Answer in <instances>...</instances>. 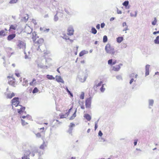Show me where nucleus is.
Here are the masks:
<instances>
[{"label":"nucleus","mask_w":159,"mask_h":159,"mask_svg":"<svg viewBox=\"0 0 159 159\" xmlns=\"http://www.w3.org/2000/svg\"><path fill=\"white\" fill-rule=\"evenodd\" d=\"M103 40L104 43H105L107 42V36L105 35L103 36Z\"/></svg>","instance_id":"nucleus-37"},{"label":"nucleus","mask_w":159,"mask_h":159,"mask_svg":"<svg viewBox=\"0 0 159 159\" xmlns=\"http://www.w3.org/2000/svg\"><path fill=\"white\" fill-rule=\"evenodd\" d=\"M25 109V107H24L21 106L20 109H18V112L19 114H21L23 113Z\"/></svg>","instance_id":"nucleus-22"},{"label":"nucleus","mask_w":159,"mask_h":159,"mask_svg":"<svg viewBox=\"0 0 159 159\" xmlns=\"http://www.w3.org/2000/svg\"><path fill=\"white\" fill-rule=\"evenodd\" d=\"M150 67V65H147L146 66V72H145V76H147L149 75V68Z\"/></svg>","instance_id":"nucleus-21"},{"label":"nucleus","mask_w":159,"mask_h":159,"mask_svg":"<svg viewBox=\"0 0 159 159\" xmlns=\"http://www.w3.org/2000/svg\"><path fill=\"white\" fill-rule=\"evenodd\" d=\"M47 142H45L43 141V143L40 146L39 148L42 150L44 149L45 148L47 147Z\"/></svg>","instance_id":"nucleus-16"},{"label":"nucleus","mask_w":159,"mask_h":159,"mask_svg":"<svg viewBox=\"0 0 159 159\" xmlns=\"http://www.w3.org/2000/svg\"><path fill=\"white\" fill-rule=\"evenodd\" d=\"M116 78L119 80L122 79V77L120 75H118L116 76Z\"/></svg>","instance_id":"nucleus-47"},{"label":"nucleus","mask_w":159,"mask_h":159,"mask_svg":"<svg viewBox=\"0 0 159 159\" xmlns=\"http://www.w3.org/2000/svg\"><path fill=\"white\" fill-rule=\"evenodd\" d=\"M134 81V79H133V78L131 79L129 82L130 84H131L132 83V82Z\"/></svg>","instance_id":"nucleus-56"},{"label":"nucleus","mask_w":159,"mask_h":159,"mask_svg":"<svg viewBox=\"0 0 159 159\" xmlns=\"http://www.w3.org/2000/svg\"><path fill=\"white\" fill-rule=\"evenodd\" d=\"M122 26L123 27H125V26L126 27H127V26H128L127 24H126V23L125 22H124L123 24H122Z\"/></svg>","instance_id":"nucleus-51"},{"label":"nucleus","mask_w":159,"mask_h":159,"mask_svg":"<svg viewBox=\"0 0 159 159\" xmlns=\"http://www.w3.org/2000/svg\"><path fill=\"white\" fill-rule=\"evenodd\" d=\"M22 118L24 119H21V123L23 125L28 124L29 121L31 119V117L29 115L26 116H23Z\"/></svg>","instance_id":"nucleus-3"},{"label":"nucleus","mask_w":159,"mask_h":159,"mask_svg":"<svg viewBox=\"0 0 159 159\" xmlns=\"http://www.w3.org/2000/svg\"><path fill=\"white\" fill-rule=\"evenodd\" d=\"M97 28L98 29H99V24H98L96 26Z\"/></svg>","instance_id":"nucleus-64"},{"label":"nucleus","mask_w":159,"mask_h":159,"mask_svg":"<svg viewBox=\"0 0 159 159\" xmlns=\"http://www.w3.org/2000/svg\"><path fill=\"white\" fill-rule=\"evenodd\" d=\"M122 64L120 63L117 66H114L113 67V70L116 71H118L120 69V66H122Z\"/></svg>","instance_id":"nucleus-15"},{"label":"nucleus","mask_w":159,"mask_h":159,"mask_svg":"<svg viewBox=\"0 0 159 159\" xmlns=\"http://www.w3.org/2000/svg\"><path fill=\"white\" fill-rule=\"evenodd\" d=\"M123 40L122 37H119L116 38V41L118 43H120Z\"/></svg>","instance_id":"nucleus-24"},{"label":"nucleus","mask_w":159,"mask_h":159,"mask_svg":"<svg viewBox=\"0 0 159 159\" xmlns=\"http://www.w3.org/2000/svg\"><path fill=\"white\" fill-rule=\"evenodd\" d=\"M63 38L66 40H70L69 37L65 34L63 35Z\"/></svg>","instance_id":"nucleus-32"},{"label":"nucleus","mask_w":159,"mask_h":159,"mask_svg":"<svg viewBox=\"0 0 159 159\" xmlns=\"http://www.w3.org/2000/svg\"><path fill=\"white\" fill-rule=\"evenodd\" d=\"M105 50L107 52L112 55H114L115 53L114 48L109 43L106 45L105 47Z\"/></svg>","instance_id":"nucleus-2"},{"label":"nucleus","mask_w":159,"mask_h":159,"mask_svg":"<svg viewBox=\"0 0 159 159\" xmlns=\"http://www.w3.org/2000/svg\"><path fill=\"white\" fill-rule=\"evenodd\" d=\"M137 140H134V145H135V146L136 145H137Z\"/></svg>","instance_id":"nucleus-58"},{"label":"nucleus","mask_w":159,"mask_h":159,"mask_svg":"<svg viewBox=\"0 0 159 159\" xmlns=\"http://www.w3.org/2000/svg\"><path fill=\"white\" fill-rule=\"evenodd\" d=\"M34 46L37 50H41L40 47L44 43V39L42 38L36 39L35 41H34Z\"/></svg>","instance_id":"nucleus-1"},{"label":"nucleus","mask_w":159,"mask_h":159,"mask_svg":"<svg viewBox=\"0 0 159 159\" xmlns=\"http://www.w3.org/2000/svg\"><path fill=\"white\" fill-rule=\"evenodd\" d=\"M76 112H77V110L76 109L75 110V112H74V113L73 114L72 116H71L70 117V120H73V119H74L75 118V117L76 116Z\"/></svg>","instance_id":"nucleus-25"},{"label":"nucleus","mask_w":159,"mask_h":159,"mask_svg":"<svg viewBox=\"0 0 159 159\" xmlns=\"http://www.w3.org/2000/svg\"><path fill=\"white\" fill-rule=\"evenodd\" d=\"M47 78L49 80H54L55 79V78L53 77V76L52 75H47Z\"/></svg>","instance_id":"nucleus-29"},{"label":"nucleus","mask_w":159,"mask_h":159,"mask_svg":"<svg viewBox=\"0 0 159 159\" xmlns=\"http://www.w3.org/2000/svg\"><path fill=\"white\" fill-rule=\"evenodd\" d=\"M75 126V125L73 123H71L69 125V127L70 128H72L74 127Z\"/></svg>","instance_id":"nucleus-45"},{"label":"nucleus","mask_w":159,"mask_h":159,"mask_svg":"<svg viewBox=\"0 0 159 159\" xmlns=\"http://www.w3.org/2000/svg\"><path fill=\"white\" fill-rule=\"evenodd\" d=\"M105 141V139L103 138H101L100 139V141L101 142H104Z\"/></svg>","instance_id":"nucleus-54"},{"label":"nucleus","mask_w":159,"mask_h":159,"mask_svg":"<svg viewBox=\"0 0 159 159\" xmlns=\"http://www.w3.org/2000/svg\"><path fill=\"white\" fill-rule=\"evenodd\" d=\"M6 35L5 32L4 30H1L0 31V36H4Z\"/></svg>","instance_id":"nucleus-27"},{"label":"nucleus","mask_w":159,"mask_h":159,"mask_svg":"<svg viewBox=\"0 0 159 159\" xmlns=\"http://www.w3.org/2000/svg\"><path fill=\"white\" fill-rule=\"evenodd\" d=\"M8 84L12 86H15L16 84V80L15 78L10 76H8Z\"/></svg>","instance_id":"nucleus-6"},{"label":"nucleus","mask_w":159,"mask_h":159,"mask_svg":"<svg viewBox=\"0 0 159 159\" xmlns=\"http://www.w3.org/2000/svg\"><path fill=\"white\" fill-rule=\"evenodd\" d=\"M66 90L68 92V93H69V94H70L71 96L72 97L73 96L72 94L71 93L70 91L68 90V89L67 88H66Z\"/></svg>","instance_id":"nucleus-44"},{"label":"nucleus","mask_w":159,"mask_h":159,"mask_svg":"<svg viewBox=\"0 0 159 159\" xmlns=\"http://www.w3.org/2000/svg\"><path fill=\"white\" fill-rule=\"evenodd\" d=\"M65 11L68 14L70 13V8H67L65 9Z\"/></svg>","instance_id":"nucleus-41"},{"label":"nucleus","mask_w":159,"mask_h":159,"mask_svg":"<svg viewBox=\"0 0 159 159\" xmlns=\"http://www.w3.org/2000/svg\"><path fill=\"white\" fill-rule=\"evenodd\" d=\"M98 123L96 122L95 124V130L96 129L98 128Z\"/></svg>","instance_id":"nucleus-48"},{"label":"nucleus","mask_w":159,"mask_h":159,"mask_svg":"<svg viewBox=\"0 0 159 159\" xmlns=\"http://www.w3.org/2000/svg\"><path fill=\"white\" fill-rule=\"evenodd\" d=\"M58 19V17L57 15L55 16L54 20L55 21H57Z\"/></svg>","instance_id":"nucleus-53"},{"label":"nucleus","mask_w":159,"mask_h":159,"mask_svg":"<svg viewBox=\"0 0 159 159\" xmlns=\"http://www.w3.org/2000/svg\"><path fill=\"white\" fill-rule=\"evenodd\" d=\"M112 59H110L108 61V64L111 65L112 64Z\"/></svg>","instance_id":"nucleus-42"},{"label":"nucleus","mask_w":159,"mask_h":159,"mask_svg":"<svg viewBox=\"0 0 159 159\" xmlns=\"http://www.w3.org/2000/svg\"><path fill=\"white\" fill-rule=\"evenodd\" d=\"M159 31H155L153 32V34H159Z\"/></svg>","instance_id":"nucleus-59"},{"label":"nucleus","mask_w":159,"mask_h":159,"mask_svg":"<svg viewBox=\"0 0 159 159\" xmlns=\"http://www.w3.org/2000/svg\"><path fill=\"white\" fill-rule=\"evenodd\" d=\"M91 98H87L85 100V106L87 108L89 109L91 108Z\"/></svg>","instance_id":"nucleus-7"},{"label":"nucleus","mask_w":159,"mask_h":159,"mask_svg":"<svg viewBox=\"0 0 159 159\" xmlns=\"http://www.w3.org/2000/svg\"><path fill=\"white\" fill-rule=\"evenodd\" d=\"M81 108L82 109H84L85 107H84V106L82 105V106H81Z\"/></svg>","instance_id":"nucleus-62"},{"label":"nucleus","mask_w":159,"mask_h":159,"mask_svg":"<svg viewBox=\"0 0 159 159\" xmlns=\"http://www.w3.org/2000/svg\"><path fill=\"white\" fill-rule=\"evenodd\" d=\"M154 43L156 44H159V36H157L154 40Z\"/></svg>","instance_id":"nucleus-26"},{"label":"nucleus","mask_w":159,"mask_h":159,"mask_svg":"<svg viewBox=\"0 0 159 159\" xmlns=\"http://www.w3.org/2000/svg\"><path fill=\"white\" fill-rule=\"evenodd\" d=\"M73 107H71L69 110L68 111L65 113L64 114H63L62 113L60 114H59V116L60 117V118H66L67 117L69 114V113L70 112L71 110H72Z\"/></svg>","instance_id":"nucleus-8"},{"label":"nucleus","mask_w":159,"mask_h":159,"mask_svg":"<svg viewBox=\"0 0 159 159\" xmlns=\"http://www.w3.org/2000/svg\"><path fill=\"white\" fill-rule=\"evenodd\" d=\"M36 135L37 137L38 138H39V137H41V135L40 133H37L36 134Z\"/></svg>","instance_id":"nucleus-52"},{"label":"nucleus","mask_w":159,"mask_h":159,"mask_svg":"<svg viewBox=\"0 0 159 159\" xmlns=\"http://www.w3.org/2000/svg\"><path fill=\"white\" fill-rule=\"evenodd\" d=\"M49 30V29H46L45 28V32H48Z\"/></svg>","instance_id":"nucleus-57"},{"label":"nucleus","mask_w":159,"mask_h":159,"mask_svg":"<svg viewBox=\"0 0 159 159\" xmlns=\"http://www.w3.org/2000/svg\"><path fill=\"white\" fill-rule=\"evenodd\" d=\"M16 36V34H13L9 35L7 37V39L8 41H11Z\"/></svg>","instance_id":"nucleus-11"},{"label":"nucleus","mask_w":159,"mask_h":159,"mask_svg":"<svg viewBox=\"0 0 159 159\" xmlns=\"http://www.w3.org/2000/svg\"><path fill=\"white\" fill-rule=\"evenodd\" d=\"M56 81L59 83H64V81L62 79L61 76H59L57 75L56 76Z\"/></svg>","instance_id":"nucleus-12"},{"label":"nucleus","mask_w":159,"mask_h":159,"mask_svg":"<svg viewBox=\"0 0 159 159\" xmlns=\"http://www.w3.org/2000/svg\"><path fill=\"white\" fill-rule=\"evenodd\" d=\"M36 80L35 78L33 79L32 81L30 82V85L32 86H34L36 84Z\"/></svg>","instance_id":"nucleus-23"},{"label":"nucleus","mask_w":159,"mask_h":159,"mask_svg":"<svg viewBox=\"0 0 159 159\" xmlns=\"http://www.w3.org/2000/svg\"><path fill=\"white\" fill-rule=\"evenodd\" d=\"M18 0H11L9 2L10 4H14L17 2Z\"/></svg>","instance_id":"nucleus-38"},{"label":"nucleus","mask_w":159,"mask_h":159,"mask_svg":"<svg viewBox=\"0 0 159 159\" xmlns=\"http://www.w3.org/2000/svg\"><path fill=\"white\" fill-rule=\"evenodd\" d=\"M38 91H39V90L37 89V87H35L34 89V90H33V91H32V93H37L38 92Z\"/></svg>","instance_id":"nucleus-34"},{"label":"nucleus","mask_w":159,"mask_h":159,"mask_svg":"<svg viewBox=\"0 0 159 159\" xmlns=\"http://www.w3.org/2000/svg\"><path fill=\"white\" fill-rule=\"evenodd\" d=\"M16 45L18 48L25 49L26 47V44L25 42L21 40H18L16 43Z\"/></svg>","instance_id":"nucleus-4"},{"label":"nucleus","mask_w":159,"mask_h":159,"mask_svg":"<svg viewBox=\"0 0 159 159\" xmlns=\"http://www.w3.org/2000/svg\"><path fill=\"white\" fill-rule=\"evenodd\" d=\"M17 27V25L16 24L11 25H10L8 31L10 32L12 30H16Z\"/></svg>","instance_id":"nucleus-10"},{"label":"nucleus","mask_w":159,"mask_h":159,"mask_svg":"<svg viewBox=\"0 0 159 159\" xmlns=\"http://www.w3.org/2000/svg\"><path fill=\"white\" fill-rule=\"evenodd\" d=\"M28 80L25 78H23V81L22 82V84L23 86H27L28 85Z\"/></svg>","instance_id":"nucleus-14"},{"label":"nucleus","mask_w":159,"mask_h":159,"mask_svg":"<svg viewBox=\"0 0 159 159\" xmlns=\"http://www.w3.org/2000/svg\"><path fill=\"white\" fill-rule=\"evenodd\" d=\"M99 86V82L98 81H96L95 82V84L93 86V89L95 90L98 89V87Z\"/></svg>","instance_id":"nucleus-17"},{"label":"nucleus","mask_w":159,"mask_h":159,"mask_svg":"<svg viewBox=\"0 0 159 159\" xmlns=\"http://www.w3.org/2000/svg\"><path fill=\"white\" fill-rule=\"evenodd\" d=\"M129 3V2L128 1H125L122 4L126 8H127V7L128 6Z\"/></svg>","instance_id":"nucleus-28"},{"label":"nucleus","mask_w":159,"mask_h":159,"mask_svg":"<svg viewBox=\"0 0 159 159\" xmlns=\"http://www.w3.org/2000/svg\"><path fill=\"white\" fill-rule=\"evenodd\" d=\"M84 117L88 121L91 120V117L89 114H86L84 115Z\"/></svg>","instance_id":"nucleus-18"},{"label":"nucleus","mask_w":159,"mask_h":159,"mask_svg":"<svg viewBox=\"0 0 159 159\" xmlns=\"http://www.w3.org/2000/svg\"><path fill=\"white\" fill-rule=\"evenodd\" d=\"M67 31V34L69 36H71L74 34V30L72 27L70 26L68 28Z\"/></svg>","instance_id":"nucleus-9"},{"label":"nucleus","mask_w":159,"mask_h":159,"mask_svg":"<svg viewBox=\"0 0 159 159\" xmlns=\"http://www.w3.org/2000/svg\"><path fill=\"white\" fill-rule=\"evenodd\" d=\"M149 108H151L154 103V100L153 99H149L148 100Z\"/></svg>","instance_id":"nucleus-20"},{"label":"nucleus","mask_w":159,"mask_h":159,"mask_svg":"<svg viewBox=\"0 0 159 159\" xmlns=\"http://www.w3.org/2000/svg\"><path fill=\"white\" fill-rule=\"evenodd\" d=\"M32 38L33 41H35L36 39L39 38V37L38 36V35L35 32H32Z\"/></svg>","instance_id":"nucleus-13"},{"label":"nucleus","mask_w":159,"mask_h":159,"mask_svg":"<svg viewBox=\"0 0 159 159\" xmlns=\"http://www.w3.org/2000/svg\"><path fill=\"white\" fill-rule=\"evenodd\" d=\"M28 158V156L25 155L22 157V159H27Z\"/></svg>","instance_id":"nucleus-43"},{"label":"nucleus","mask_w":159,"mask_h":159,"mask_svg":"<svg viewBox=\"0 0 159 159\" xmlns=\"http://www.w3.org/2000/svg\"><path fill=\"white\" fill-rule=\"evenodd\" d=\"M86 54V52L84 51H81L79 53V56L82 57Z\"/></svg>","instance_id":"nucleus-33"},{"label":"nucleus","mask_w":159,"mask_h":159,"mask_svg":"<svg viewBox=\"0 0 159 159\" xmlns=\"http://www.w3.org/2000/svg\"><path fill=\"white\" fill-rule=\"evenodd\" d=\"M129 30V29L128 28V26H127L123 30V31H126V30Z\"/></svg>","instance_id":"nucleus-49"},{"label":"nucleus","mask_w":159,"mask_h":159,"mask_svg":"<svg viewBox=\"0 0 159 159\" xmlns=\"http://www.w3.org/2000/svg\"><path fill=\"white\" fill-rule=\"evenodd\" d=\"M15 95V94L13 93H8L7 94L6 97L7 98L11 99Z\"/></svg>","instance_id":"nucleus-19"},{"label":"nucleus","mask_w":159,"mask_h":159,"mask_svg":"<svg viewBox=\"0 0 159 159\" xmlns=\"http://www.w3.org/2000/svg\"><path fill=\"white\" fill-rule=\"evenodd\" d=\"M40 30L42 32H45V28L40 27Z\"/></svg>","instance_id":"nucleus-46"},{"label":"nucleus","mask_w":159,"mask_h":159,"mask_svg":"<svg viewBox=\"0 0 159 159\" xmlns=\"http://www.w3.org/2000/svg\"><path fill=\"white\" fill-rule=\"evenodd\" d=\"M20 102L18 97H15L12 99L11 101V105L13 107V106L17 107L19 105Z\"/></svg>","instance_id":"nucleus-5"},{"label":"nucleus","mask_w":159,"mask_h":159,"mask_svg":"<svg viewBox=\"0 0 159 159\" xmlns=\"http://www.w3.org/2000/svg\"><path fill=\"white\" fill-rule=\"evenodd\" d=\"M105 85V84H103L102 85V86L100 88V90L102 92H103L105 90V88H104V85Z\"/></svg>","instance_id":"nucleus-30"},{"label":"nucleus","mask_w":159,"mask_h":159,"mask_svg":"<svg viewBox=\"0 0 159 159\" xmlns=\"http://www.w3.org/2000/svg\"><path fill=\"white\" fill-rule=\"evenodd\" d=\"M105 25V24L104 23H102L101 24V27L102 28H103Z\"/></svg>","instance_id":"nucleus-50"},{"label":"nucleus","mask_w":159,"mask_h":159,"mask_svg":"<svg viewBox=\"0 0 159 159\" xmlns=\"http://www.w3.org/2000/svg\"><path fill=\"white\" fill-rule=\"evenodd\" d=\"M80 98L82 99H83L84 98V93L82 92L80 96Z\"/></svg>","instance_id":"nucleus-40"},{"label":"nucleus","mask_w":159,"mask_h":159,"mask_svg":"<svg viewBox=\"0 0 159 159\" xmlns=\"http://www.w3.org/2000/svg\"><path fill=\"white\" fill-rule=\"evenodd\" d=\"M91 32L92 33L95 34L97 33V30L94 28H92L91 29Z\"/></svg>","instance_id":"nucleus-36"},{"label":"nucleus","mask_w":159,"mask_h":159,"mask_svg":"<svg viewBox=\"0 0 159 159\" xmlns=\"http://www.w3.org/2000/svg\"><path fill=\"white\" fill-rule=\"evenodd\" d=\"M103 135V134L101 131L100 130V137H101Z\"/></svg>","instance_id":"nucleus-63"},{"label":"nucleus","mask_w":159,"mask_h":159,"mask_svg":"<svg viewBox=\"0 0 159 159\" xmlns=\"http://www.w3.org/2000/svg\"><path fill=\"white\" fill-rule=\"evenodd\" d=\"M28 14H25L24 15V16L23 17V19L25 21H27L28 19Z\"/></svg>","instance_id":"nucleus-31"},{"label":"nucleus","mask_w":159,"mask_h":159,"mask_svg":"<svg viewBox=\"0 0 159 159\" xmlns=\"http://www.w3.org/2000/svg\"><path fill=\"white\" fill-rule=\"evenodd\" d=\"M157 22V19L156 17H155L154 20L152 22V24L153 25H155L156 24Z\"/></svg>","instance_id":"nucleus-39"},{"label":"nucleus","mask_w":159,"mask_h":159,"mask_svg":"<svg viewBox=\"0 0 159 159\" xmlns=\"http://www.w3.org/2000/svg\"><path fill=\"white\" fill-rule=\"evenodd\" d=\"M117 13L118 14H121L122 13V11H120V10H119L117 8Z\"/></svg>","instance_id":"nucleus-55"},{"label":"nucleus","mask_w":159,"mask_h":159,"mask_svg":"<svg viewBox=\"0 0 159 159\" xmlns=\"http://www.w3.org/2000/svg\"><path fill=\"white\" fill-rule=\"evenodd\" d=\"M135 15H134V16L135 17H136L137 16V11H135Z\"/></svg>","instance_id":"nucleus-61"},{"label":"nucleus","mask_w":159,"mask_h":159,"mask_svg":"<svg viewBox=\"0 0 159 159\" xmlns=\"http://www.w3.org/2000/svg\"><path fill=\"white\" fill-rule=\"evenodd\" d=\"M114 19H115V18L112 17H111V19H110V21H113Z\"/></svg>","instance_id":"nucleus-60"},{"label":"nucleus","mask_w":159,"mask_h":159,"mask_svg":"<svg viewBox=\"0 0 159 159\" xmlns=\"http://www.w3.org/2000/svg\"><path fill=\"white\" fill-rule=\"evenodd\" d=\"M20 73L19 72L18 70H16V72L15 73V75L18 77L20 76Z\"/></svg>","instance_id":"nucleus-35"}]
</instances>
